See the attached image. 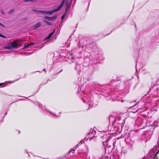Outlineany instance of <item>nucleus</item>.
I'll return each instance as SVG.
<instances>
[{
    "label": "nucleus",
    "mask_w": 159,
    "mask_h": 159,
    "mask_svg": "<svg viewBox=\"0 0 159 159\" xmlns=\"http://www.w3.org/2000/svg\"><path fill=\"white\" fill-rule=\"evenodd\" d=\"M121 124H120V126H118L117 127H121Z\"/></svg>",
    "instance_id": "7c9ffc66"
},
{
    "label": "nucleus",
    "mask_w": 159,
    "mask_h": 159,
    "mask_svg": "<svg viewBox=\"0 0 159 159\" xmlns=\"http://www.w3.org/2000/svg\"><path fill=\"white\" fill-rule=\"evenodd\" d=\"M82 99L83 100L84 102V103H87L88 104L89 103L88 102L89 101L88 100V98L87 97H84L82 98Z\"/></svg>",
    "instance_id": "f8f14e48"
},
{
    "label": "nucleus",
    "mask_w": 159,
    "mask_h": 159,
    "mask_svg": "<svg viewBox=\"0 0 159 159\" xmlns=\"http://www.w3.org/2000/svg\"><path fill=\"white\" fill-rule=\"evenodd\" d=\"M47 82H48V81H47V82H46V83L45 84L47 83Z\"/></svg>",
    "instance_id": "58836bf2"
},
{
    "label": "nucleus",
    "mask_w": 159,
    "mask_h": 159,
    "mask_svg": "<svg viewBox=\"0 0 159 159\" xmlns=\"http://www.w3.org/2000/svg\"><path fill=\"white\" fill-rule=\"evenodd\" d=\"M43 71H44L45 72V73H46V70H45V69H44L43 70Z\"/></svg>",
    "instance_id": "c85d7f7f"
},
{
    "label": "nucleus",
    "mask_w": 159,
    "mask_h": 159,
    "mask_svg": "<svg viewBox=\"0 0 159 159\" xmlns=\"http://www.w3.org/2000/svg\"><path fill=\"white\" fill-rule=\"evenodd\" d=\"M47 82H48V81H47V82H46V83L45 84L47 83Z\"/></svg>",
    "instance_id": "ea45409f"
},
{
    "label": "nucleus",
    "mask_w": 159,
    "mask_h": 159,
    "mask_svg": "<svg viewBox=\"0 0 159 159\" xmlns=\"http://www.w3.org/2000/svg\"><path fill=\"white\" fill-rule=\"evenodd\" d=\"M78 80H80V79H79V78L78 79Z\"/></svg>",
    "instance_id": "79ce46f5"
},
{
    "label": "nucleus",
    "mask_w": 159,
    "mask_h": 159,
    "mask_svg": "<svg viewBox=\"0 0 159 159\" xmlns=\"http://www.w3.org/2000/svg\"><path fill=\"white\" fill-rule=\"evenodd\" d=\"M34 44V43H30L25 46L24 47V48H31V46Z\"/></svg>",
    "instance_id": "ddd939ff"
},
{
    "label": "nucleus",
    "mask_w": 159,
    "mask_h": 159,
    "mask_svg": "<svg viewBox=\"0 0 159 159\" xmlns=\"http://www.w3.org/2000/svg\"><path fill=\"white\" fill-rule=\"evenodd\" d=\"M40 105H41V104H39V106H40Z\"/></svg>",
    "instance_id": "c9c22d12"
},
{
    "label": "nucleus",
    "mask_w": 159,
    "mask_h": 159,
    "mask_svg": "<svg viewBox=\"0 0 159 159\" xmlns=\"http://www.w3.org/2000/svg\"><path fill=\"white\" fill-rule=\"evenodd\" d=\"M103 137L104 138H106V137H107V135L106 134L104 135Z\"/></svg>",
    "instance_id": "bb28decb"
},
{
    "label": "nucleus",
    "mask_w": 159,
    "mask_h": 159,
    "mask_svg": "<svg viewBox=\"0 0 159 159\" xmlns=\"http://www.w3.org/2000/svg\"><path fill=\"white\" fill-rule=\"evenodd\" d=\"M157 146L159 145V138H158V142H157Z\"/></svg>",
    "instance_id": "393cba45"
},
{
    "label": "nucleus",
    "mask_w": 159,
    "mask_h": 159,
    "mask_svg": "<svg viewBox=\"0 0 159 159\" xmlns=\"http://www.w3.org/2000/svg\"><path fill=\"white\" fill-rule=\"evenodd\" d=\"M42 25V24L40 22H39L36 24L34 26V27L35 28H37L41 26Z\"/></svg>",
    "instance_id": "4468645a"
},
{
    "label": "nucleus",
    "mask_w": 159,
    "mask_h": 159,
    "mask_svg": "<svg viewBox=\"0 0 159 159\" xmlns=\"http://www.w3.org/2000/svg\"><path fill=\"white\" fill-rule=\"evenodd\" d=\"M65 16V14H64L63 15H62L61 16V19H63L64 18Z\"/></svg>",
    "instance_id": "5701e85b"
},
{
    "label": "nucleus",
    "mask_w": 159,
    "mask_h": 159,
    "mask_svg": "<svg viewBox=\"0 0 159 159\" xmlns=\"http://www.w3.org/2000/svg\"><path fill=\"white\" fill-rule=\"evenodd\" d=\"M78 80H80V79H79V78L78 79Z\"/></svg>",
    "instance_id": "a19ab883"
},
{
    "label": "nucleus",
    "mask_w": 159,
    "mask_h": 159,
    "mask_svg": "<svg viewBox=\"0 0 159 159\" xmlns=\"http://www.w3.org/2000/svg\"><path fill=\"white\" fill-rule=\"evenodd\" d=\"M70 59L71 60V61H73L74 59L73 57H72Z\"/></svg>",
    "instance_id": "cd10ccee"
},
{
    "label": "nucleus",
    "mask_w": 159,
    "mask_h": 159,
    "mask_svg": "<svg viewBox=\"0 0 159 159\" xmlns=\"http://www.w3.org/2000/svg\"><path fill=\"white\" fill-rule=\"evenodd\" d=\"M57 16L55 15L52 17H49L48 16H44L43 18L48 20H55L57 18Z\"/></svg>",
    "instance_id": "423d86ee"
},
{
    "label": "nucleus",
    "mask_w": 159,
    "mask_h": 159,
    "mask_svg": "<svg viewBox=\"0 0 159 159\" xmlns=\"http://www.w3.org/2000/svg\"><path fill=\"white\" fill-rule=\"evenodd\" d=\"M44 22H45V23H46V24H48V25H52V24L51 23L49 22L47 20H44Z\"/></svg>",
    "instance_id": "f3484780"
},
{
    "label": "nucleus",
    "mask_w": 159,
    "mask_h": 159,
    "mask_svg": "<svg viewBox=\"0 0 159 159\" xmlns=\"http://www.w3.org/2000/svg\"><path fill=\"white\" fill-rule=\"evenodd\" d=\"M18 42L16 40H14L11 43V45H7L4 47L5 49H11L18 48L19 45Z\"/></svg>",
    "instance_id": "f03ea898"
},
{
    "label": "nucleus",
    "mask_w": 159,
    "mask_h": 159,
    "mask_svg": "<svg viewBox=\"0 0 159 159\" xmlns=\"http://www.w3.org/2000/svg\"><path fill=\"white\" fill-rule=\"evenodd\" d=\"M55 31V30H54L51 33H50L48 35V36L46 38L44 39V40H45L47 39H49L53 35V34L54 32Z\"/></svg>",
    "instance_id": "9d476101"
},
{
    "label": "nucleus",
    "mask_w": 159,
    "mask_h": 159,
    "mask_svg": "<svg viewBox=\"0 0 159 159\" xmlns=\"http://www.w3.org/2000/svg\"><path fill=\"white\" fill-rule=\"evenodd\" d=\"M135 131L134 130H131L129 133L128 137L129 139L132 141H134V136Z\"/></svg>",
    "instance_id": "39448f33"
},
{
    "label": "nucleus",
    "mask_w": 159,
    "mask_h": 159,
    "mask_svg": "<svg viewBox=\"0 0 159 159\" xmlns=\"http://www.w3.org/2000/svg\"><path fill=\"white\" fill-rule=\"evenodd\" d=\"M4 117H3V118L2 119V122L4 120Z\"/></svg>",
    "instance_id": "473e14b6"
},
{
    "label": "nucleus",
    "mask_w": 159,
    "mask_h": 159,
    "mask_svg": "<svg viewBox=\"0 0 159 159\" xmlns=\"http://www.w3.org/2000/svg\"><path fill=\"white\" fill-rule=\"evenodd\" d=\"M44 109L46 112H49L51 115H55L56 116H57L55 114H54V113H53L51 112V111H49L48 109H47L45 107H44Z\"/></svg>",
    "instance_id": "9b49d317"
},
{
    "label": "nucleus",
    "mask_w": 159,
    "mask_h": 159,
    "mask_svg": "<svg viewBox=\"0 0 159 159\" xmlns=\"http://www.w3.org/2000/svg\"><path fill=\"white\" fill-rule=\"evenodd\" d=\"M0 37H2L4 39L6 38V36H4V35H3L1 34H0Z\"/></svg>",
    "instance_id": "6ab92c4d"
},
{
    "label": "nucleus",
    "mask_w": 159,
    "mask_h": 159,
    "mask_svg": "<svg viewBox=\"0 0 159 159\" xmlns=\"http://www.w3.org/2000/svg\"><path fill=\"white\" fill-rule=\"evenodd\" d=\"M115 143L116 140L110 139L108 138L107 140L103 141L102 144L104 147L106 146L107 148L113 149L115 148L114 145Z\"/></svg>",
    "instance_id": "f257e3e1"
},
{
    "label": "nucleus",
    "mask_w": 159,
    "mask_h": 159,
    "mask_svg": "<svg viewBox=\"0 0 159 159\" xmlns=\"http://www.w3.org/2000/svg\"><path fill=\"white\" fill-rule=\"evenodd\" d=\"M77 66H76L75 67V69L77 70Z\"/></svg>",
    "instance_id": "c756f323"
},
{
    "label": "nucleus",
    "mask_w": 159,
    "mask_h": 159,
    "mask_svg": "<svg viewBox=\"0 0 159 159\" xmlns=\"http://www.w3.org/2000/svg\"><path fill=\"white\" fill-rule=\"evenodd\" d=\"M81 47V48H83L84 50H85V49H84V46H79V48H80V47Z\"/></svg>",
    "instance_id": "b1692460"
},
{
    "label": "nucleus",
    "mask_w": 159,
    "mask_h": 159,
    "mask_svg": "<svg viewBox=\"0 0 159 159\" xmlns=\"http://www.w3.org/2000/svg\"><path fill=\"white\" fill-rule=\"evenodd\" d=\"M15 11V9H13L10 10L8 12V13L9 14H11Z\"/></svg>",
    "instance_id": "dca6fc26"
},
{
    "label": "nucleus",
    "mask_w": 159,
    "mask_h": 159,
    "mask_svg": "<svg viewBox=\"0 0 159 159\" xmlns=\"http://www.w3.org/2000/svg\"><path fill=\"white\" fill-rule=\"evenodd\" d=\"M7 114V112H6V113H5V116H6V115Z\"/></svg>",
    "instance_id": "f704fd0d"
},
{
    "label": "nucleus",
    "mask_w": 159,
    "mask_h": 159,
    "mask_svg": "<svg viewBox=\"0 0 159 159\" xmlns=\"http://www.w3.org/2000/svg\"><path fill=\"white\" fill-rule=\"evenodd\" d=\"M0 26H1V27H3V28H4L5 27L4 25L3 24H2V23H0Z\"/></svg>",
    "instance_id": "412c9836"
},
{
    "label": "nucleus",
    "mask_w": 159,
    "mask_h": 159,
    "mask_svg": "<svg viewBox=\"0 0 159 159\" xmlns=\"http://www.w3.org/2000/svg\"><path fill=\"white\" fill-rule=\"evenodd\" d=\"M117 123H116V122H115L114 123V125H113V129H112V130H113L114 129L115 131H117V128L116 127V126H115L116 125ZM109 127H110V126L108 127V129L107 128L104 129H101L100 128H99L98 130V131L99 132H107V131H108V130H109V131H111V129H109Z\"/></svg>",
    "instance_id": "20e7f679"
},
{
    "label": "nucleus",
    "mask_w": 159,
    "mask_h": 159,
    "mask_svg": "<svg viewBox=\"0 0 159 159\" xmlns=\"http://www.w3.org/2000/svg\"><path fill=\"white\" fill-rule=\"evenodd\" d=\"M3 83H0V87H1V86H3Z\"/></svg>",
    "instance_id": "a878e982"
},
{
    "label": "nucleus",
    "mask_w": 159,
    "mask_h": 159,
    "mask_svg": "<svg viewBox=\"0 0 159 159\" xmlns=\"http://www.w3.org/2000/svg\"><path fill=\"white\" fill-rule=\"evenodd\" d=\"M24 1L25 2H28V1H32V2L34 1V0H24Z\"/></svg>",
    "instance_id": "aec40b11"
},
{
    "label": "nucleus",
    "mask_w": 159,
    "mask_h": 159,
    "mask_svg": "<svg viewBox=\"0 0 159 159\" xmlns=\"http://www.w3.org/2000/svg\"><path fill=\"white\" fill-rule=\"evenodd\" d=\"M36 12L39 14H48L51 15H52L53 13L58 11L57 10L56 8L54 9L49 11H43L41 10H34Z\"/></svg>",
    "instance_id": "7ed1b4c3"
},
{
    "label": "nucleus",
    "mask_w": 159,
    "mask_h": 159,
    "mask_svg": "<svg viewBox=\"0 0 159 159\" xmlns=\"http://www.w3.org/2000/svg\"><path fill=\"white\" fill-rule=\"evenodd\" d=\"M122 154V152H121L119 154H118V156H119V157H120V156H121Z\"/></svg>",
    "instance_id": "4be33fe9"
},
{
    "label": "nucleus",
    "mask_w": 159,
    "mask_h": 159,
    "mask_svg": "<svg viewBox=\"0 0 159 159\" xmlns=\"http://www.w3.org/2000/svg\"><path fill=\"white\" fill-rule=\"evenodd\" d=\"M28 156H29V157H30V155H29Z\"/></svg>",
    "instance_id": "e433bc0d"
},
{
    "label": "nucleus",
    "mask_w": 159,
    "mask_h": 159,
    "mask_svg": "<svg viewBox=\"0 0 159 159\" xmlns=\"http://www.w3.org/2000/svg\"><path fill=\"white\" fill-rule=\"evenodd\" d=\"M110 34H106V35H108Z\"/></svg>",
    "instance_id": "4c0bfd02"
},
{
    "label": "nucleus",
    "mask_w": 159,
    "mask_h": 159,
    "mask_svg": "<svg viewBox=\"0 0 159 159\" xmlns=\"http://www.w3.org/2000/svg\"><path fill=\"white\" fill-rule=\"evenodd\" d=\"M62 71V70H61L60 71V72H59V73L61 72Z\"/></svg>",
    "instance_id": "72a5a7b5"
},
{
    "label": "nucleus",
    "mask_w": 159,
    "mask_h": 159,
    "mask_svg": "<svg viewBox=\"0 0 159 159\" xmlns=\"http://www.w3.org/2000/svg\"><path fill=\"white\" fill-rule=\"evenodd\" d=\"M65 0H62L61 1V4L58 7L56 8L58 11L60 10L63 6L64 4Z\"/></svg>",
    "instance_id": "6e6552de"
},
{
    "label": "nucleus",
    "mask_w": 159,
    "mask_h": 159,
    "mask_svg": "<svg viewBox=\"0 0 159 159\" xmlns=\"http://www.w3.org/2000/svg\"><path fill=\"white\" fill-rule=\"evenodd\" d=\"M138 111V110H136V111H135V112L133 111V112L134 113H135V112H137Z\"/></svg>",
    "instance_id": "2f4dec72"
},
{
    "label": "nucleus",
    "mask_w": 159,
    "mask_h": 159,
    "mask_svg": "<svg viewBox=\"0 0 159 159\" xmlns=\"http://www.w3.org/2000/svg\"><path fill=\"white\" fill-rule=\"evenodd\" d=\"M66 6H67V7L65 9V13L67 11V9H68V6L69 5V4H68L67 2H66Z\"/></svg>",
    "instance_id": "a211bd4d"
},
{
    "label": "nucleus",
    "mask_w": 159,
    "mask_h": 159,
    "mask_svg": "<svg viewBox=\"0 0 159 159\" xmlns=\"http://www.w3.org/2000/svg\"><path fill=\"white\" fill-rule=\"evenodd\" d=\"M80 145H81V144H80V143H79L78 144H77L75 147H74L71 151L69 152V154H70L71 152H72V153H73L75 151L76 149Z\"/></svg>",
    "instance_id": "1a4fd4ad"
},
{
    "label": "nucleus",
    "mask_w": 159,
    "mask_h": 159,
    "mask_svg": "<svg viewBox=\"0 0 159 159\" xmlns=\"http://www.w3.org/2000/svg\"><path fill=\"white\" fill-rule=\"evenodd\" d=\"M92 51L96 54H98L99 52L100 49L96 46H94L93 47Z\"/></svg>",
    "instance_id": "0eeeda50"
},
{
    "label": "nucleus",
    "mask_w": 159,
    "mask_h": 159,
    "mask_svg": "<svg viewBox=\"0 0 159 159\" xmlns=\"http://www.w3.org/2000/svg\"><path fill=\"white\" fill-rule=\"evenodd\" d=\"M72 0H71V1H72Z\"/></svg>",
    "instance_id": "37998d69"
},
{
    "label": "nucleus",
    "mask_w": 159,
    "mask_h": 159,
    "mask_svg": "<svg viewBox=\"0 0 159 159\" xmlns=\"http://www.w3.org/2000/svg\"><path fill=\"white\" fill-rule=\"evenodd\" d=\"M138 102H138L137 103H136V101H132V102L131 103V104H133V106H134L135 105H136V104H138Z\"/></svg>",
    "instance_id": "2eb2a0df"
}]
</instances>
